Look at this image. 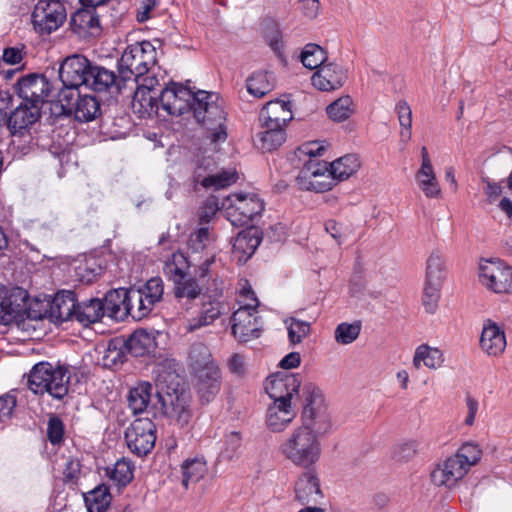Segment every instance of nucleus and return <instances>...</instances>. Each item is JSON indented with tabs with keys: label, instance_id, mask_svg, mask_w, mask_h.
Returning a JSON list of instances; mask_svg holds the SVG:
<instances>
[{
	"label": "nucleus",
	"instance_id": "3c124183",
	"mask_svg": "<svg viewBox=\"0 0 512 512\" xmlns=\"http://www.w3.org/2000/svg\"><path fill=\"white\" fill-rule=\"evenodd\" d=\"M302 64L310 69H319L326 64L327 56L322 47L317 44L309 43L305 45L300 56Z\"/></svg>",
	"mask_w": 512,
	"mask_h": 512
},
{
	"label": "nucleus",
	"instance_id": "5701e85b",
	"mask_svg": "<svg viewBox=\"0 0 512 512\" xmlns=\"http://www.w3.org/2000/svg\"><path fill=\"white\" fill-rule=\"evenodd\" d=\"M347 79V71L343 66L330 62L322 65L312 76V84L321 91H332L341 88Z\"/></svg>",
	"mask_w": 512,
	"mask_h": 512
},
{
	"label": "nucleus",
	"instance_id": "ea45409f",
	"mask_svg": "<svg viewBox=\"0 0 512 512\" xmlns=\"http://www.w3.org/2000/svg\"><path fill=\"white\" fill-rule=\"evenodd\" d=\"M123 345L128 354L133 357H141L149 353L153 346L154 339L145 330L134 331L127 340H123Z\"/></svg>",
	"mask_w": 512,
	"mask_h": 512
},
{
	"label": "nucleus",
	"instance_id": "58836bf2",
	"mask_svg": "<svg viewBox=\"0 0 512 512\" xmlns=\"http://www.w3.org/2000/svg\"><path fill=\"white\" fill-rule=\"evenodd\" d=\"M103 316L102 300L92 298L82 303L77 302L76 321L84 326L100 321Z\"/></svg>",
	"mask_w": 512,
	"mask_h": 512
},
{
	"label": "nucleus",
	"instance_id": "4d7b16f0",
	"mask_svg": "<svg viewBox=\"0 0 512 512\" xmlns=\"http://www.w3.org/2000/svg\"><path fill=\"white\" fill-rule=\"evenodd\" d=\"M285 324L287 325L289 341L292 344L302 342L310 333V323L307 321L291 317L285 320Z\"/></svg>",
	"mask_w": 512,
	"mask_h": 512
},
{
	"label": "nucleus",
	"instance_id": "c85d7f7f",
	"mask_svg": "<svg viewBox=\"0 0 512 512\" xmlns=\"http://www.w3.org/2000/svg\"><path fill=\"white\" fill-rule=\"evenodd\" d=\"M215 105L219 108L221 111V118L214 116L213 114H210V112L203 107L202 114L197 115L195 118L198 122L205 125L209 131L208 138L211 140L212 143H220L224 142L227 139V131L226 127L224 125V122L226 120V112L224 111V108L221 103H219V97L215 99Z\"/></svg>",
	"mask_w": 512,
	"mask_h": 512
},
{
	"label": "nucleus",
	"instance_id": "a878e982",
	"mask_svg": "<svg viewBox=\"0 0 512 512\" xmlns=\"http://www.w3.org/2000/svg\"><path fill=\"white\" fill-rule=\"evenodd\" d=\"M70 26L75 34L84 39L96 37L102 31L99 15L95 9L85 6L72 15Z\"/></svg>",
	"mask_w": 512,
	"mask_h": 512
},
{
	"label": "nucleus",
	"instance_id": "680f3d73",
	"mask_svg": "<svg viewBox=\"0 0 512 512\" xmlns=\"http://www.w3.org/2000/svg\"><path fill=\"white\" fill-rule=\"evenodd\" d=\"M241 445V435L236 431L229 433L225 438L224 447L221 451V456L226 460L234 459L239 455Z\"/></svg>",
	"mask_w": 512,
	"mask_h": 512
},
{
	"label": "nucleus",
	"instance_id": "7c9ffc66",
	"mask_svg": "<svg viewBox=\"0 0 512 512\" xmlns=\"http://www.w3.org/2000/svg\"><path fill=\"white\" fill-rule=\"evenodd\" d=\"M261 239L253 229L239 232L232 245V255L239 263H245L259 246Z\"/></svg>",
	"mask_w": 512,
	"mask_h": 512
},
{
	"label": "nucleus",
	"instance_id": "473e14b6",
	"mask_svg": "<svg viewBox=\"0 0 512 512\" xmlns=\"http://www.w3.org/2000/svg\"><path fill=\"white\" fill-rule=\"evenodd\" d=\"M260 130L255 136L256 146L264 152H271L280 147L286 140L285 127H274L267 123H259Z\"/></svg>",
	"mask_w": 512,
	"mask_h": 512
},
{
	"label": "nucleus",
	"instance_id": "0e129e2a",
	"mask_svg": "<svg viewBox=\"0 0 512 512\" xmlns=\"http://www.w3.org/2000/svg\"><path fill=\"white\" fill-rule=\"evenodd\" d=\"M64 424L56 415H52L47 423V438L49 442L56 446L60 445L64 440Z\"/></svg>",
	"mask_w": 512,
	"mask_h": 512
},
{
	"label": "nucleus",
	"instance_id": "a19ab883",
	"mask_svg": "<svg viewBox=\"0 0 512 512\" xmlns=\"http://www.w3.org/2000/svg\"><path fill=\"white\" fill-rule=\"evenodd\" d=\"M249 94L262 98L274 88V76L268 71H257L252 73L246 81Z\"/></svg>",
	"mask_w": 512,
	"mask_h": 512
},
{
	"label": "nucleus",
	"instance_id": "774afa93",
	"mask_svg": "<svg viewBox=\"0 0 512 512\" xmlns=\"http://www.w3.org/2000/svg\"><path fill=\"white\" fill-rule=\"evenodd\" d=\"M209 240V230L207 227H201L190 235L188 247L193 253H199L205 249Z\"/></svg>",
	"mask_w": 512,
	"mask_h": 512
},
{
	"label": "nucleus",
	"instance_id": "aec40b11",
	"mask_svg": "<svg viewBox=\"0 0 512 512\" xmlns=\"http://www.w3.org/2000/svg\"><path fill=\"white\" fill-rule=\"evenodd\" d=\"M28 293L20 287L4 292L0 300V323L9 325L17 321L26 309Z\"/></svg>",
	"mask_w": 512,
	"mask_h": 512
},
{
	"label": "nucleus",
	"instance_id": "9d476101",
	"mask_svg": "<svg viewBox=\"0 0 512 512\" xmlns=\"http://www.w3.org/2000/svg\"><path fill=\"white\" fill-rule=\"evenodd\" d=\"M229 206L226 209L228 220L234 226L249 224L264 210V202L255 193H233L228 197Z\"/></svg>",
	"mask_w": 512,
	"mask_h": 512
},
{
	"label": "nucleus",
	"instance_id": "a18cd8bd",
	"mask_svg": "<svg viewBox=\"0 0 512 512\" xmlns=\"http://www.w3.org/2000/svg\"><path fill=\"white\" fill-rule=\"evenodd\" d=\"M133 464L125 459L118 460L113 468L106 469V475L118 487L127 486L134 477Z\"/></svg>",
	"mask_w": 512,
	"mask_h": 512
},
{
	"label": "nucleus",
	"instance_id": "69168bd1",
	"mask_svg": "<svg viewBox=\"0 0 512 512\" xmlns=\"http://www.w3.org/2000/svg\"><path fill=\"white\" fill-rule=\"evenodd\" d=\"M237 303L239 305L238 309H245L248 311H258L259 300L257 299L254 291L246 282V285L240 290Z\"/></svg>",
	"mask_w": 512,
	"mask_h": 512
},
{
	"label": "nucleus",
	"instance_id": "c756f323",
	"mask_svg": "<svg viewBox=\"0 0 512 512\" xmlns=\"http://www.w3.org/2000/svg\"><path fill=\"white\" fill-rule=\"evenodd\" d=\"M40 109L21 102L11 113L8 119V126L13 135H23L28 127L33 125L40 117Z\"/></svg>",
	"mask_w": 512,
	"mask_h": 512
},
{
	"label": "nucleus",
	"instance_id": "864d4df0",
	"mask_svg": "<svg viewBox=\"0 0 512 512\" xmlns=\"http://www.w3.org/2000/svg\"><path fill=\"white\" fill-rule=\"evenodd\" d=\"M445 260L439 252H433L427 260L426 281L443 283L445 272Z\"/></svg>",
	"mask_w": 512,
	"mask_h": 512
},
{
	"label": "nucleus",
	"instance_id": "2f4dec72",
	"mask_svg": "<svg viewBox=\"0 0 512 512\" xmlns=\"http://www.w3.org/2000/svg\"><path fill=\"white\" fill-rule=\"evenodd\" d=\"M77 300L72 291L58 293L51 305V317L57 322L76 320Z\"/></svg>",
	"mask_w": 512,
	"mask_h": 512
},
{
	"label": "nucleus",
	"instance_id": "052dcab7",
	"mask_svg": "<svg viewBox=\"0 0 512 512\" xmlns=\"http://www.w3.org/2000/svg\"><path fill=\"white\" fill-rule=\"evenodd\" d=\"M421 450V444L417 440H407L395 446L393 458L398 462L412 460Z\"/></svg>",
	"mask_w": 512,
	"mask_h": 512
},
{
	"label": "nucleus",
	"instance_id": "4be33fe9",
	"mask_svg": "<svg viewBox=\"0 0 512 512\" xmlns=\"http://www.w3.org/2000/svg\"><path fill=\"white\" fill-rule=\"evenodd\" d=\"M196 391L202 403H210L221 389V373L218 366H208L193 372Z\"/></svg>",
	"mask_w": 512,
	"mask_h": 512
},
{
	"label": "nucleus",
	"instance_id": "20e7f679",
	"mask_svg": "<svg viewBox=\"0 0 512 512\" xmlns=\"http://www.w3.org/2000/svg\"><path fill=\"white\" fill-rule=\"evenodd\" d=\"M69 383L70 375L66 366L45 361L36 363L28 377V387L33 393H48L55 399H62L67 395Z\"/></svg>",
	"mask_w": 512,
	"mask_h": 512
},
{
	"label": "nucleus",
	"instance_id": "412c9836",
	"mask_svg": "<svg viewBox=\"0 0 512 512\" xmlns=\"http://www.w3.org/2000/svg\"><path fill=\"white\" fill-rule=\"evenodd\" d=\"M295 482V500L301 504L317 503L323 497L316 470L305 469Z\"/></svg>",
	"mask_w": 512,
	"mask_h": 512
},
{
	"label": "nucleus",
	"instance_id": "9b49d317",
	"mask_svg": "<svg viewBox=\"0 0 512 512\" xmlns=\"http://www.w3.org/2000/svg\"><path fill=\"white\" fill-rule=\"evenodd\" d=\"M15 93L23 103L41 108L52 92L50 80L43 74L31 73L21 75L14 84Z\"/></svg>",
	"mask_w": 512,
	"mask_h": 512
},
{
	"label": "nucleus",
	"instance_id": "72a5a7b5",
	"mask_svg": "<svg viewBox=\"0 0 512 512\" xmlns=\"http://www.w3.org/2000/svg\"><path fill=\"white\" fill-rule=\"evenodd\" d=\"M222 314V304L216 299L204 301L197 316L187 320V331L193 332L209 326Z\"/></svg>",
	"mask_w": 512,
	"mask_h": 512
},
{
	"label": "nucleus",
	"instance_id": "39448f33",
	"mask_svg": "<svg viewBox=\"0 0 512 512\" xmlns=\"http://www.w3.org/2000/svg\"><path fill=\"white\" fill-rule=\"evenodd\" d=\"M301 150L306 155L316 157L321 155L324 147L317 143H309L303 146ZM335 184L336 182L329 170V163L316 158L307 161L296 177V185L304 191L323 193L331 190Z\"/></svg>",
	"mask_w": 512,
	"mask_h": 512
},
{
	"label": "nucleus",
	"instance_id": "dca6fc26",
	"mask_svg": "<svg viewBox=\"0 0 512 512\" xmlns=\"http://www.w3.org/2000/svg\"><path fill=\"white\" fill-rule=\"evenodd\" d=\"M301 377L298 373L278 372L270 376L265 384V390L273 400H290L298 396Z\"/></svg>",
	"mask_w": 512,
	"mask_h": 512
},
{
	"label": "nucleus",
	"instance_id": "1a4fd4ad",
	"mask_svg": "<svg viewBox=\"0 0 512 512\" xmlns=\"http://www.w3.org/2000/svg\"><path fill=\"white\" fill-rule=\"evenodd\" d=\"M58 101L65 113L79 122H89L100 114V103L93 95H81L79 90H60Z\"/></svg>",
	"mask_w": 512,
	"mask_h": 512
},
{
	"label": "nucleus",
	"instance_id": "0eeeda50",
	"mask_svg": "<svg viewBox=\"0 0 512 512\" xmlns=\"http://www.w3.org/2000/svg\"><path fill=\"white\" fill-rule=\"evenodd\" d=\"M304 406L301 414L300 428H307L320 440L332 428L331 415L325 403L322 391L313 383L303 387Z\"/></svg>",
	"mask_w": 512,
	"mask_h": 512
},
{
	"label": "nucleus",
	"instance_id": "09e8293b",
	"mask_svg": "<svg viewBox=\"0 0 512 512\" xmlns=\"http://www.w3.org/2000/svg\"><path fill=\"white\" fill-rule=\"evenodd\" d=\"M188 361L193 372L201 369L204 370L208 366H218L212 359L208 347L202 343H195L191 346Z\"/></svg>",
	"mask_w": 512,
	"mask_h": 512
},
{
	"label": "nucleus",
	"instance_id": "f03ea898",
	"mask_svg": "<svg viewBox=\"0 0 512 512\" xmlns=\"http://www.w3.org/2000/svg\"><path fill=\"white\" fill-rule=\"evenodd\" d=\"M217 94L199 90L191 91L189 88L172 82L161 90L159 96V109L169 115L180 116L192 111L194 116L201 115L204 107L216 117L221 118V111L215 105Z\"/></svg>",
	"mask_w": 512,
	"mask_h": 512
},
{
	"label": "nucleus",
	"instance_id": "338daca9",
	"mask_svg": "<svg viewBox=\"0 0 512 512\" xmlns=\"http://www.w3.org/2000/svg\"><path fill=\"white\" fill-rule=\"evenodd\" d=\"M131 81L137 84L136 88L148 90V92L156 95H160L161 90L164 89L160 80L154 74H150V72L141 78L132 79Z\"/></svg>",
	"mask_w": 512,
	"mask_h": 512
},
{
	"label": "nucleus",
	"instance_id": "ddd939ff",
	"mask_svg": "<svg viewBox=\"0 0 512 512\" xmlns=\"http://www.w3.org/2000/svg\"><path fill=\"white\" fill-rule=\"evenodd\" d=\"M67 13L63 2L38 0L31 18L34 29L40 34L56 31L66 20Z\"/></svg>",
	"mask_w": 512,
	"mask_h": 512
},
{
	"label": "nucleus",
	"instance_id": "13d9d810",
	"mask_svg": "<svg viewBox=\"0 0 512 512\" xmlns=\"http://www.w3.org/2000/svg\"><path fill=\"white\" fill-rule=\"evenodd\" d=\"M123 344V340L121 339H113L109 341L104 355L105 365L116 366L125 361L126 354L128 353L126 352Z\"/></svg>",
	"mask_w": 512,
	"mask_h": 512
},
{
	"label": "nucleus",
	"instance_id": "6ab92c4d",
	"mask_svg": "<svg viewBox=\"0 0 512 512\" xmlns=\"http://www.w3.org/2000/svg\"><path fill=\"white\" fill-rule=\"evenodd\" d=\"M126 79L118 75L114 71L103 66L93 65L91 63L88 73V81L86 87L96 92H117L120 93L125 88Z\"/></svg>",
	"mask_w": 512,
	"mask_h": 512
},
{
	"label": "nucleus",
	"instance_id": "de8ad7c7",
	"mask_svg": "<svg viewBox=\"0 0 512 512\" xmlns=\"http://www.w3.org/2000/svg\"><path fill=\"white\" fill-rule=\"evenodd\" d=\"M182 484L187 489L190 483H197L207 473L206 462L201 458L187 459L181 466Z\"/></svg>",
	"mask_w": 512,
	"mask_h": 512
},
{
	"label": "nucleus",
	"instance_id": "6e6552de",
	"mask_svg": "<svg viewBox=\"0 0 512 512\" xmlns=\"http://www.w3.org/2000/svg\"><path fill=\"white\" fill-rule=\"evenodd\" d=\"M157 61L156 48L149 42L128 45L118 61V72L127 82L148 74Z\"/></svg>",
	"mask_w": 512,
	"mask_h": 512
},
{
	"label": "nucleus",
	"instance_id": "393cba45",
	"mask_svg": "<svg viewBox=\"0 0 512 512\" xmlns=\"http://www.w3.org/2000/svg\"><path fill=\"white\" fill-rule=\"evenodd\" d=\"M479 345L488 356L502 355L507 345L504 330L493 320L486 319L483 322Z\"/></svg>",
	"mask_w": 512,
	"mask_h": 512
},
{
	"label": "nucleus",
	"instance_id": "f8f14e48",
	"mask_svg": "<svg viewBox=\"0 0 512 512\" xmlns=\"http://www.w3.org/2000/svg\"><path fill=\"white\" fill-rule=\"evenodd\" d=\"M479 281L496 294L512 292V267L501 260H484L479 265Z\"/></svg>",
	"mask_w": 512,
	"mask_h": 512
},
{
	"label": "nucleus",
	"instance_id": "2eb2a0df",
	"mask_svg": "<svg viewBox=\"0 0 512 512\" xmlns=\"http://www.w3.org/2000/svg\"><path fill=\"white\" fill-rule=\"evenodd\" d=\"M91 62L83 55L66 57L59 67V78L63 84L61 90H79L87 84Z\"/></svg>",
	"mask_w": 512,
	"mask_h": 512
},
{
	"label": "nucleus",
	"instance_id": "f704fd0d",
	"mask_svg": "<svg viewBox=\"0 0 512 512\" xmlns=\"http://www.w3.org/2000/svg\"><path fill=\"white\" fill-rule=\"evenodd\" d=\"M128 289L119 288L110 290L106 293L102 305L104 307V315L112 319H124L127 310Z\"/></svg>",
	"mask_w": 512,
	"mask_h": 512
},
{
	"label": "nucleus",
	"instance_id": "7ed1b4c3",
	"mask_svg": "<svg viewBox=\"0 0 512 512\" xmlns=\"http://www.w3.org/2000/svg\"><path fill=\"white\" fill-rule=\"evenodd\" d=\"M278 452L281 457L296 468L310 469L321 459L322 440L307 428H294L281 441Z\"/></svg>",
	"mask_w": 512,
	"mask_h": 512
},
{
	"label": "nucleus",
	"instance_id": "5fc2aeb1",
	"mask_svg": "<svg viewBox=\"0 0 512 512\" xmlns=\"http://www.w3.org/2000/svg\"><path fill=\"white\" fill-rule=\"evenodd\" d=\"M361 332V323L356 321L354 323L342 322L337 325L334 336L337 343L348 345L354 342Z\"/></svg>",
	"mask_w": 512,
	"mask_h": 512
},
{
	"label": "nucleus",
	"instance_id": "c9c22d12",
	"mask_svg": "<svg viewBox=\"0 0 512 512\" xmlns=\"http://www.w3.org/2000/svg\"><path fill=\"white\" fill-rule=\"evenodd\" d=\"M193 178L195 183H200L204 188L219 190L235 183L237 174L235 171L223 170L216 174L203 176L202 167H197Z\"/></svg>",
	"mask_w": 512,
	"mask_h": 512
},
{
	"label": "nucleus",
	"instance_id": "bf43d9fd",
	"mask_svg": "<svg viewBox=\"0 0 512 512\" xmlns=\"http://www.w3.org/2000/svg\"><path fill=\"white\" fill-rule=\"evenodd\" d=\"M442 284L425 281L422 304L426 312L433 314L438 307Z\"/></svg>",
	"mask_w": 512,
	"mask_h": 512
},
{
	"label": "nucleus",
	"instance_id": "b1692460",
	"mask_svg": "<svg viewBox=\"0 0 512 512\" xmlns=\"http://www.w3.org/2000/svg\"><path fill=\"white\" fill-rule=\"evenodd\" d=\"M297 410L290 400H273L266 413V425L272 432L284 431L295 419Z\"/></svg>",
	"mask_w": 512,
	"mask_h": 512
},
{
	"label": "nucleus",
	"instance_id": "bb28decb",
	"mask_svg": "<svg viewBox=\"0 0 512 512\" xmlns=\"http://www.w3.org/2000/svg\"><path fill=\"white\" fill-rule=\"evenodd\" d=\"M163 293L164 285L160 277L149 279L140 289L132 288L131 299L138 301L140 306L142 305V312L137 313V316L148 315L154 305L162 299Z\"/></svg>",
	"mask_w": 512,
	"mask_h": 512
},
{
	"label": "nucleus",
	"instance_id": "49530a36",
	"mask_svg": "<svg viewBox=\"0 0 512 512\" xmlns=\"http://www.w3.org/2000/svg\"><path fill=\"white\" fill-rule=\"evenodd\" d=\"M416 182L427 198H439L441 188L433 168L419 169L415 175Z\"/></svg>",
	"mask_w": 512,
	"mask_h": 512
},
{
	"label": "nucleus",
	"instance_id": "f257e3e1",
	"mask_svg": "<svg viewBox=\"0 0 512 512\" xmlns=\"http://www.w3.org/2000/svg\"><path fill=\"white\" fill-rule=\"evenodd\" d=\"M155 383L161 412L181 426L188 423L191 417L190 395L183 387V379L178 373V364L175 361L159 364Z\"/></svg>",
	"mask_w": 512,
	"mask_h": 512
},
{
	"label": "nucleus",
	"instance_id": "cd10ccee",
	"mask_svg": "<svg viewBox=\"0 0 512 512\" xmlns=\"http://www.w3.org/2000/svg\"><path fill=\"white\" fill-rule=\"evenodd\" d=\"M292 119L290 103L276 99L266 103L259 114V123H267L274 127H285Z\"/></svg>",
	"mask_w": 512,
	"mask_h": 512
},
{
	"label": "nucleus",
	"instance_id": "79ce46f5",
	"mask_svg": "<svg viewBox=\"0 0 512 512\" xmlns=\"http://www.w3.org/2000/svg\"><path fill=\"white\" fill-rule=\"evenodd\" d=\"M422 363L429 369L440 368L444 363V355L438 348L422 344L416 348L413 365L419 369Z\"/></svg>",
	"mask_w": 512,
	"mask_h": 512
},
{
	"label": "nucleus",
	"instance_id": "a211bd4d",
	"mask_svg": "<svg viewBox=\"0 0 512 512\" xmlns=\"http://www.w3.org/2000/svg\"><path fill=\"white\" fill-rule=\"evenodd\" d=\"M469 470L454 456L438 463L431 472V480L436 486L455 488Z\"/></svg>",
	"mask_w": 512,
	"mask_h": 512
},
{
	"label": "nucleus",
	"instance_id": "603ef678",
	"mask_svg": "<svg viewBox=\"0 0 512 512\" xmlns=\"http://www.w3.org/2000/svg\"><path fill=\"white\" fill-rule=\"evenodd\" d=\"M76 276L82 283H92L103 273V267L94 257L86 258L75 268Z\"/></svg>",
	"mask_w": 512,
	"mask_h": 512
},
{
	"label": "nucleus",
	"instance_id": "f3484780",
	"mask_svg": "<svg viewBox=\"0 0 512 512\" xmlns=\"http://www.w3.org/2000/svg\"><path fill=\"white\" fill-rule=\"evenodd\" d=\"M263 322L258 316V311L237 309L232 315V334L240 342H248L259 338L262 332Z\"/></svg>",
	"mask_w": 512,
	"mask_h": 512
},
{
	"label": "nucleus",
	"instance_id": "4c0bfd02",
	"mask_svg": "<svg viewBox=\"0 0 512 512\" xmlns=\"http://www.w3.org/2000/svg\"><path fill=\"white\" fill-rule=\"evenodd\" d=\"M152 390L153 387L149 382H140L130 389L127 400L133 414L143 413L147 409L151 401Z\"/></svg>",
	"mask_w": 512,
	"mask_h": 512
},
{
	"label": "nucleus",
	"instance_id": "4468645a",
	"mask_svg": "<svg viewBox=\"0 0 512 512\" xmlns=\"http://www.w3.org/2000/svg\"><path fill=\"white\" fill-rule=\"evenodd\" d=\"M156 438V426L149 418L135 419L125 432L128 448L139 457L151 452Z\"/></svg>",
	"mask_w": 512,
	"mask_h": 512
},
{
	"label": "nucleus",
	"instance_id": "8fccbe9b",
	"mask_svg": "<svg viewBox=\"0 0 512 512\" xmlns=\"http://www.w3.org/2000/svg\"><path fill=\"white\" fill-rule=\"evenodd\" d=\"M355 107L350 96H343L327 106L326 111L330 119L335 122L347 120L353 113Z\"/></svg>",
	"mask_w": 512,
	"mask_h": 512
},
{
	"label": "nucleus",
	"instance_id": "423d86ee",
	"mask_svg": "<svg viewBox=\"0 0 512 512\" xmlns=\"http://www.w3.org/2000/svg\"><path fill=\"white\" fill-rule=\"evenodd\" d=\"M188 261L184 254L176 252L164 264L165 275L173 282V294L179 304L188 311L190 304L202 294L198 280L186 272Z\"/></svg>",
	"mask_w": 512,
	"mask_h": 512
},
{
	"label": "nucleus",
	"instance_id": "c03bdc74",
	"mask_svg": "<svg viewBox=\"0 0 512 512\" xmlns=\"http://www.w3.org/2000/svg\"><path fill=\"white\" fill-rule=\"evenodd\" d=\"M88 512H105L111 503L109 488L99 485L84 496Z\"/></svg>",
	"mask_w": 512,
	"mask_h": 512
},
{
	"label": "nucleus",
	"instance_id": "e2e57ef3",
	"mask_svg": "<svg viewBox=\"0 0 512 512\" xmlns=\"http://www.w3.org/2000/svg\"><path fill=\"white\" fill-rule=\"evenodd\" d=\"M17 406V398L14 391L0 396V423H8Z\"/></svg>",
	"mask_w": 512,
	"mask_h": 512
},
{
	"label": "nucleus",
	"instance_id": "37998d69",
	"mask_svg": "<svg viewBox=\"0 0 512 512\" xmlns=\"http://www.w3.org/2000/svg\"><path fill=\"white\" fill-rule=\"evenodd\" d=\"M360 168L359 158L354 154H348L329 163V170L335 180L343 181L357 172Z\"/></svg>",
	"mask_w": 512,
	"mask_h": 512
},
{
	"label": "nucleus",
	"instance_id": "6e6d98bb",
	"mask_svg": "<svg viewBox=\"0 0 512 512\" xmlns=\"http://www.w3.org/2000/svg\"><path fill=\"white\" fill-rule=\"evenodd\" d=\"M482 451L475 443L467 442L463 444L454 456L468 469L477 464L481 459Z\"/></svg>",
	"mask_w": 512,
	"mask_h": 512
},
{
	"label": "nucleus",
	"instance_id": "e433bc0d",
	"mask_svg": "<svg viewBox=\"0 0 512 512\" xmlns=\"http://www.w3.org/2000/svg\"><path fill=\"white\" fill-rule=\"evenodd\" d=\"M159 96L154 93L136 88L132 100V108L140 117H151L159 111Z\"/></svg>",
	"mask_w": 512,
	"mask_h": 512
}]
</instances>
